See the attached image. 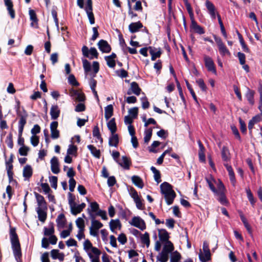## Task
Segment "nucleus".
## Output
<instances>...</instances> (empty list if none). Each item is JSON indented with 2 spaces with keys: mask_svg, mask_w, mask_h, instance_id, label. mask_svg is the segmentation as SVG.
<instances>
[{
  "mask_svg": "<svg viewBox=\"0 0 262 262\" xmlns=\"http://www.w3.org/2000/svg\"><path fill=\"white\" fill-rule=\"evenodd\" d=\"M160 189L167 204L168 205L172 204L176 198V194L172 189L171 185L167 182H163L160 185Z\"/></svg>",
  "mask_w": 262,
  "mask_h": 262,
  "instance_id": "nucleus-1",
  "label": "nucleus"
},
{
  "mask_svg": "<svg viewBox=\"0 0 262 262\" xmlns=\"http://www.w3.org/2000/svg\"><path fill=\"white\" fill-rule=\"evenodd\" d=\"M10 236L13 254L17 260L21 257V253L18 238L14 228L10 229Z\"/></svg>",
  "mask_w": 262,
  "mask_h": 262,
  "instance_id": "nucleus-2",
  "label": "nucleus"
},
{
  "mask_svg": "<svg viewBox=\"0 0 262 262\" xmlns=\"http://www.w3.org/2000/svg\"><path fill=\"white\" fill-rule=\"evenodd\" d=\"M205 5L211 18L212 19H215L216 16H217L220 26H221L223 25V22L221 19V17L220 15L217 13L214 4L210 1L206 0L205 1Z\"/></svg>",
  "mask_w": 262,
  "mask_h": 262,
  "instance_id": "nucleus-3",
  "label": "nucleus"
},
{
  "mask_svg": "<svg viewBox=\"0 0 262 262\" xmlns=\"http://www.w3.org/2000/svg\"><path fill=\"white\" fill-rule=\"evenodd\" d=\"M17 115L19 117L18 122V133L20 135V134H23L24 126L27 123L28 114L27 112L23 109V112L17 110Z\"/></svg>",
  "mask_w": 262,
  "mask_h": 262,
  "instance_id": "nucleus-4",
  "label": "nucleus"
},
{
  "mask_svg": "<svg viewBox=\"0 0 262 262\" xmlns=\"http://www.w3.org/2000/svg\"><path fill=\"white\" fill-rule=\"evenodd\" d=\"M82 52L83 55L90 59H93L94 58H97L98 56V53L95 48H91L89 50L88 48L84 46L82 48Z\"/></svg>",
  "mask_w": 262,
  "mask_h": 262,
  "instance_id": "nucleus-5",
  "label": "nucleus"
},
{
  "mask_svg": "<svg viewBox=\"0 0 262 262\" xmlns=\"http://www.w3.org/2000/svg\"><path fill=\"white\" fill-rule=\"evenodd\" d=\"M214 40L218 47L219 51L220 53L222 56L230 55V52L229 50L227 48L226 46L222 41L221 38L218 37L216 36H214Z\"/></svg>",
  "mask_w": 262,
  "mask_h": 262,
  "instance_id": "nucleus-6",
  "label": "nucleus"
},
{
  "mask_svg": "<svg viewBox=\"0 0 262 262\" xmlns=\"http://www.w3.org/2000/svg\"><path fill=\"white\" fill-rule=\"evenodd\" d=\"M92 10V0H87L85 11L87 14L90 23L92 25L95 23V18Z\"/></svg>",
  "mask_w": 262,
  "mask_h": 262,
  "instance_id": "nucleus-7",
  "label": "nucleus"
},
{
  "mask_svg": "<svg viewBox=\"0 0 262 262\" xmlns=\"http://www.w3.org/2000/svg\"><path fill=\"white\" fill-rule=\"evenodd\" d=\"M129 223L132 226L136 227L141 230H143L146 228L144 221L139 216L134 217L129 222Z\"/></svg>",
  "mask_w": 262,
  "mask_h": 262,
  "instance_id": "nucleus-8",
  "label": "nucleus"
},
{
  "mask_svg": "<svg viewBox=\"0 0 262 262\" xmlns=\"http://www.w3.org/2000/svg\"><path fill=\"white\" fill-rule=\"evenodd\" d=\"M91 262H98L99 260V257L101 254L100 251L96 247L93 248L90 251L86 252Z\"/></svg>",
  "mask_w": 262,
  "mask_h": 262,
  "instance_id": "nucleus-9",
  "label": "nucleus"
},
{
  "mask_svg": "<svg viewBox=\"0 0 262 262\" xmlns=\"http://www.w3.org/2000/svg\"><path fill=\"white\" fill-rule=\"evenodd\" d=\"M204 60L205 64L208 71L211 72L214 74L216 73V69L214 62L212 58L208 56L204 55Z\"/></svg>",
  "mask_w": 262,
  "mask_h": 262,
  "instance_id": "nucleus-10",
  "label": "nucleus"
},
{
  "mask_svg": "<svg viewBox=\"0 0 262 262\" xmlns=\"http://www.w3.org/2000/svg\"><path fill=\"white\" fill-rule=\"evenodd\" d=\"M69 95L73 99L79 102L84 101L85 100V96L83 93L73 89L70 90Z\"/></svg>",
  "mask_w": 262,
  "mask_h": 262,
  "instance_id": "nucleus-11",
  "label": "nucleus"
},
{
  "mask_svg": "<svg viewBox=\"0 0 262 262\" xmlns=\"http://www.w3.org/2000/svg\"><path fill=\"white\" fill-rule=\"evenodd\" d=\"M58 125L57 121H53L50 124L51 138L53 139H57L59 137V131L57 129Z\"/></svg>",
  "mask_w": 262,
  "mask_h": 262,
  "instance_id": "nucleus-12",
  "label": "nucleus"
},
{
  "mask_svg": "<svg viewBox=\"0 0 262 262\" xmlns=\"http://www.w3.org/2000/svg\"><path fill=\"white\" fill-rule=\"evenodd\" d=\"M221 156L224 163H228L231 160V154L228 148L223 146L221 150Z\"/></svg>",
  "mask_w": 262,
  "mask_h": 262,
  "instance_id": "nucleus-13",
  "label": "nucleus"
},
{
  "mask_svg": "<svg viewBox=\"0 0 262 262\" xmlns=\"http://www.w3.org/2000/svg\"><path fill=\"white\" fill-rule=\"evenodd\" d=\"M35 195L38 205L36 209H47V203L43 196L37 193H35Z\"/></svg>",
  "mask_w": 262,
  "mask_h": 262,
  "instance_id": "nucleus-14",
  "label": "nucleus"
},
{
  "mask_svg": "<svg viewBox=\"0 0 262 262\" xmlns=\"http://www.w3.org/2000/svg\"><path fill=\"white\" fill-rule=\"evenodd\" d=\"M98 46L99 50L104 53H108L111 50V48L107 41L102 39L98 42Z\"/></svg>",
  "mask_w": 262,
  "mask_h": 262,
  "instance_id": "nucleus-15",
  "label": "nucleus"
},
{
  "mask_svg": "<svg viewBox=\"0 0 262 262\" xmlns=\"http://www.w3.org/2000/svg\"><path fill=\"white\" fill-rule=\"evenodd\" d=\"M51 169L55 174H57L60 171L58 160L56 157H53L51 160Z\"/></svg>",
  "mask_w": 262,
  "mask_h": 262,
  "instance_id": "nucleus-16",
  "label": "nucleus"
},
{
  "mask_svg": "<svg viewBox=\"0 0 262 262\" xmlns=\"http://www.w3.org/2000/svg\"><path fill=\"white\" fill-rule=\"evenodd\" d=\"M141 91V89L139 88L138 84L136 82H132L130 84V90L127 92L128 95H130L133 93L137 96H139Z\"/></svg>",
  "mask_w": 262,
  "mask_h": 262,
  "instance_id": "nucleus-17",
  "label": "nucleus"
},
{
  "mask_svg": "<svg viewBox=\"0 0 262 262\" xmlns=\"http://www.w3.org/2000/svg\"><path fill=\"white\" fill-rule=\"evenodd\" d=\"M23 177L25 181L29 180L33 174V169L30 165H26L23 169Z\"/></svg>",
  "mask_w": 262,
  "mask_h": 262,
  "instance_id": "nucleus-18",
  "label": "nucleus"
},
{
  "mask_svg": "<svg viewBox=\"0 0 262 262\" xmlns=\"http://www.w3.org/2000/svg\"><path fill=\"white\" fill-rule=\"evenodd\" d=\"M5 5L7 7V10L12 19H14L15 16V11L13 8V3L11 0H4Z\"/></svg>",
  "mask_w": 262,
  "mask_h": 262,
  "instance_id": "nucleus-19",
  "label": "nucleus"
},
{
  "mask_svg": "<svg viewBox=\"0 0 262 262\" xmlns=\"http://www.w3.org/2000/svg\"><path fill=\"white\" fill-rule=\"evenodd\" d=\"M60 112V110L57 105H52L50 113L52 119H57L59 116Z\"/></svg>",
  "mask_w": 262,
  "mask_h": 262,
  "instance_id": "nucleus-20",
  "label": "nucleus"
},
{
  "mask_svg": "<svg viewBox=\"0 0 262 262\" xmlns=\"http://www.w3.org/2000/svg\"><path fill=\"white\" fill-rule=\"evenodd\" d=\"M51 255L54 259H58L61 261L64 260V254L63 253H60L58 250H52L51 251Z\"/></svg>",
  "mask_w": 262,
  "mask_h": 262,
  "instance_id": "nucleus-21",
  "label": "nucleus"
},
{
  "mask_svg": "<svg viewBox=\"0 0 262 262\" xmlns=\"http://www.w3.org/2000/svg\"><path fill=\"white\" fill-rule=\"evenodd\" d=\"M119 143L118 135L115 133H111L109 138L108 144L110 146L117 147Z\"/></svg>",
  "mask_w": 262,
  "mask_h": 262,
  "instance_id": "nucleus-22",
  "label": "nucleus"
},
{
  "mask_svg": "<svg viewBox=\"0 0 262 262\" xmlns=\"http://www.w3.org/2000/svg\"><path fill=\"white\" fill-rule=\"evenodd\" d=\"M47 209H36L38 220L42 223H44L47 219Z\"/></svg>",
  "mask_w": 262,
  "mask_h": 262,
  "instance_id": "nucleus-23",
  "label": "nucleus"
},
{
  "mask_svg": "<svg viewBox=\"0 0 262 262\" xmlns=\"http://www.w3.org/2000/svg\"><path fill=\"white\" fill-rule=\"evenodd\" d=\"M117 162L124 169H129L130 162L127 157L122 156L121 158V161H117Z\"/></svg>",
  "mask_w": 262,
  "mask_h": 262,
  "instance_id": "nucleus-24",
  "label": "nucleus"
},
{
  "mask_svg": "<svg viewBox=\"0 0 262 262\" xmlns=\"http://www.w3.org/2000/svg\"><path fill=\"white\" fill-rule=\"evenodd\" d=\"M142 27V24L140 21H138L131 23L128 26V29L131 33H135L138 31L139 29Z\"/></svg>",
  "mask_w": 262,
  "mask_h": 262,
  "instance_id": "nucleus-25",
  "label": "nucleus"
},
{
  "mask_svg": "<svg viewBox=\"0 0 262 262\" xmlns=\"http://www.w3.org/2000/svg\"><path fill=\"white\" fill-rule=\"evenodd\" d=\"M29 12L30 20L32 21L31 25L32 27L36 28L37 25L38 19L37 18L36 13L35 11L32 9L29 10Z\"/></svg>",
  "mask_w": 262,
  "mask_h": 262,
  "instance_id": "nucleus-26",
  "label": "nucleus"
},
{
  "mask_svg": "<svg viewBox=\"0 0 262 262\" xmlns=\"http://www.w3.org/2000/svg\"><path fill=\"white\" fill-rule=\"evenodd\" d=\"M174 250L173 244L170 241L166 242L162 249L163 252L169 254Z\"/></svg>",
  "mask_w": 262,
  "mask_h": 262,
  "instance_id": "nucleus-27",
  "label": "nucleus"
},
{
  "mask_svg": "<svg viewBox=\"0 0 262 262\" xmlns=\"http://www.w3.org/2000/svg\"><path fill=\"white\" fill-rule=\"evenodd\" d=\"M191 28L198 33L202 34L204 33L203 29L199 25H198L196 22L194 20V18H191Z\"/></svg>",
  "mask_w": 262,
  "mask_h": 262,
  "instance_id": "nucleus-28",
  "label": "nucleus"
},
{
  "mask_svg": "<svg viewBox=\"0 0 262 262\" xmlns=\"http://www.w3.org/2000/svg\"><path fill=\"white\" fill-rule=\"evenodd\" d=\"M159 236L160 239L162 242L169 241L168 238L169 237L168 232L165 229L159 230Z\"/></svg>",
  "mask_w": 262,
  "mask_h": 262,
  "instance_id": "nucleus-29",
  "label": "nucleus"
},
{
  "mask_svg": "<svg viewBox=\"0 0 262 262\" xmlns=\"http://www.w3.org/2000/svg\"><path fill=\"white\" fill-rule=\"evenodd\" d=\"M66 218L63 214H60L56 219V223L59 228H62L66 224Z\"/></svg>",
  "mask_w": 262,
  "mask_h": 262,
  "instance_id": "nucleus-30",
  "label": "nucleus"
},
{
  "mask_svg": "<svg viewBox=\"0 0 262 262\" xmlns=\"http://www.w3.org/2000/svg\"><path fill=\"white\" fill-rule=\"evenodd\" d=\"M110 226L111 231L114 232L118 228L120 229L121 225L119 220H112L110 222Z\"/></svg>",
  "mask_w": 262,
  "mask_h": 262,
  "instance_id": "nucleus-31",
  "label": "nucleus"
},
{
  "mask_svg": "<svg viewBox=\"0 0 262 262\" xmlns=\"http://www.w3.org/2000/svg\"><path fill=\"white\" fill-rule=\"evenodd\" d=\"M132 182L136 186L140 188H142L144 186L143 182L142 180L137 176H133L132 177Z\"/></svg>",
  "mask_w": 262,
  "mask_h": 262,
  "instance_id": "nucleus-32",
  "label": "nucleus"
},
{
  "mask_svg": "<svg viewBox=\"0 0 262 262\" xmlns=\"http://www.w3.org/2000/svg\"><path fill=\"white\" fill-rule=\"evenodd\" d=\"M204 253L201 251L199 253V258L201 261L206 262L210 258V252L209 251H203Z\"/></svg>",
  "mask_w": 262,
  "mask_h": 262,
  "instance_id": "nucleus-33",
  "label": "nucleus"
},
{
  "mask_svg": "<svg viewBox=\"0 0 262 262\" xmlns=\"http://www.w3.org/2000/svg\"><path fill=\"white\" fill-rule=\"evenodd\" d=\"M105 118L106 120H108L113 114V107L112 104L108 105L104 108Z\"/></svg>",
  "mask_w": 262,
  "mask_h": 262,
  "instance_id": "nucleus-34",
  "label": "nucleus"
},
{
  "mask_svg": "<svg viewBox=\"0 0 262 262\" xmlns=\"http://www.w3.org/2000/svg\"><path fill=\"white\" fill-rule=\"evenodd\" d=\"M107 127L111 131V133H115L117 130L115 118L111 119L107 124Z\"/></svg>",
  "mask_w": 262,
  "mask_h": 262,
  "instance_id": "nucleus-35",
  "label": "nucleus"
},
{
  "mask_svg": "<svg viewBox=\"0 0 262 262\" xmlns=\"http://www.w3.org/2000/svg\"><path fill=\"white\" fill-rule=\"evenodd\" d=\"M152 129L149 128L144 131V141L145 143L148 144L152 136Z\"/></svg>",
  "mask_w": 262,
  "mask_h": 262,
  "instance_id": "nucleus-36",
  "label": "nucleus"
},
{
  "mask_svg": "<svg viewBox=\"0 0 262 262\" xmlns=\"http://www.w3.org/2000/svg\"><path fill=\"white\" fill-rule=\"evenodd\" d=\"M169 254L161 251L158 256L157 257V261L160 262H167L168 260Z\"/></svg>",
  "mask_w": 262,
  "mask_h": 262,
  "instance_id": "nucleus-37",
  "label": "nucleus"
},
{
  "mask_svg": "<svg viewBox=\"0 0 262 262\" xmlns=\"http://www.w3.org/2000/svg\"><path fill=\"white\" fill-rule=\"evenodd\" d=\"M141 240L142 243L146 245L147 247H148L150 244L149 235L147 232H145L141 235Z\"/></svg>",
  "mask_w": 262,
  "mask_h": 262,
  "instance_id": "nucleus-38",
  "label": "nucleus"
},
{
  "mask_svg": "<svg viewBox=\"0 0 262 262\" xmlns=\"http://www.w3.org/2000/svg\"><path fill=\"white\" fill-rule=\"evenodd\" d=\"M88 149L91 151V154L96 158H99L100 157V150L97 149V148L93 145H88Z\"/></svg>",
  "mask_w": 262,
  "mask_h": 262,
  "instance_id": "nucleus-39",
  "label": "nucleus"
},
{
  "mask_svg": "<svg viewBox=\"0 0 262 262\" xmlns=\"http://www.w3.org/2000/svg\"><path fill=\"white\" fill-rule=\"evenodd\" d=\"M254 94V92L253 91L250 90L249 89H248L247 92L246 94V97L248 101L252 105L253 104L254 102V99H253Z\"/></svg>",
  "mask_w": 262,
  "mask_h": 262,
  "instance_id": "nucleus-40",
  "label": "nucleus"
},
{
  "mask_svg": "<svg viewBox=\"0 0 262 262\" xmlns=\"http://www.w3.org/2000/svg\"><path fill=\"white\" fill-rule=\"evenodd\" d=\"M150 169L154 174L155 180L157 183H159L161 182V175L159 171L154 166H151Z\"/></svg>",
  "mask_w": 262,
  "mask_h": 262,
  "instance_id": "nucleus-41",
  "label": "nucleus"
},
{
  "mask_svg": "<svg viewBox=\"0 0 262 262\" xmlns=\"http://www.w3.org/2000/svg\"><path fill=\"white\" fill-rule=\"evenodd\" d=\"M54 232V228L53 223H51L49 228H44V234L46 236L52 235Z\"/></svg>",
  "mask_w": 262,
  "mask_h": 262,
  "instance_id": "nucleus-42",
  "label": "nucleus"
},
{
  "mask_svg": "<svg viewBox=\"0 0 262 262\" xmlns=\"http://www.w3.org/2000/svg\"><path fill=\"white\" fill-rule=\"evenodd\" d=\"M206 180L211 191L214 193L217 192V190L215 189L213 185V183L215 182L214 179H213L211 177H210V178H206Z\"/></svg>",
  "mask_w": 262,
  "mask_h": 262,
  "instance_id": "nucleus-43",
  "label": "nucleus"
},
{
  "mask_svg": "<svg viewBox=\"0 0 262 262\" xmlns=\"http://www.w3.org/2000/svg\"><path fill=\"white\" fill-rule=\"evenodd\" d=\"M149 53L151 55V59L152 61L156 60L157 58L160 57L161 54V52L160 50L155 51L154 49L150 48Z\"/></svg>",
  "mask_w": 262,
  "mask_h": 262,
  "instance_id": "nucleus-44",
  "label": "nucleus"
},
{
  "mask_svg": "<svg viewBox=\"0 0 262 262\" xmlns=\"http://www.w3.org/2000/svg\"><path fill=\"white\" fill-rule=\"evenodd\" d=\"M181 254L178 251H176L172 253L170 261L179 262V261L181 259Z\"/></svg>",
  "mask_w": 262,
  "mask_h": 262,
  "instance_id": "nucleus-45",
  "label": "nucleus"
},
{
  "mask_svg": "<svg viewBox=\"0 0 262 262\" xmlns=\"http://www.w3.org/2000/svg\"><path fill=\"white\" fill-rule=\"evenodd\" d=\"M94 248L95 247L93 246L92 243L89 239H86L84 241L83 243V249L86 253L88 252V251H90Z\"/></svg>",
  "mask_w": 262,
  "mask_h": 262,
  "instance_id": "nucleus-46",
  "label": "nucleus"
},
{
  "mask_svg": "<svg viewBox=\"0 0 262 262\" xmlns=\"http://www.w3.org/2000/svg\"><path fill=\"white\" fill-rule=\"evenodd\" d=\"M70 207L72 214L75 215L79 213L82 211L76 203L74 204V205L73 206H70Z\"/></svg>",
  "mask_w": 262,
  "mask_h": 262,
  "instance_id": "nucleus-47",
  "label": "nucleus"
},
{
  "mask_svg": "<svg viewBox=\"0 0 262 262\" xmlns=\"http://www.w3.org/2000/svg\"><path fill=\"white\" fill-rule=\"evenodd\" d=\"M238 36L239 40V42L242 46L243 50L245 52H249V50L247 46H246V43H245V41L244 40L243 38L242 37V35L238 33Z\"/></svg>",
  "mask_w": 262,
  "mask_h": 262,
  "instance_id": "nucleus-48",
  "label": "nucleus"
},
{
  "mask_svg": "<svg viewBox=\"0 0 262 262\" xmlns=\"http://www.w3.org/2000/svg\"><path fill=\"white\" fill-rule=\"evenodd\" d=\"M76 224L79 230H84V221L81 217H78L76 221Z\"/></svg>",
  "mask_w": 262,
  "mask_h": 262,
  "instance_id": "nucleus-49",
  "label": "nucleus"
},
{
  "mask_svg": "<svg viewBox=\"0 0 262 262\" xmlns=\"http://www.w3.org/2000/svg\"><path fill=\"white\" fill-rule=\"evenodd\" d=\"M6 164L8 176L9 179H12L13 177V172L12 171V170L13 169L12 163L6 162Z\"/></svg>",
  "mask_w": 262,
  "mask_h": 262,
  "instance_id": "nucleus-50",
  "label": "nucleus"
},
{
  "mask_svg": "<svg viewBox=\"0 0 262 262\" xmlns=\"http://www.w3.org/2000/svg\"><path fill=\"white\" fill-rule=\"evenodd\" d=\"M49 181L51 187L54 189H56L57 187V177L56 176L50 177Z\"/></svg>",
  "mask_w": 262,
  "mask_h": 262,
  "instance_id": "nucleus-51",
  "label": "nucleus"
},
{
  "mask_svg": "<svg viewBox=\"0 0 262 262\" xmlns=\"http://www.w3.org/2000/svg\"><path fill=\"white\" fill-rule=\"evenodd\" d=\"M186 85H187V87L188 88V89L189 90L192 97H193V99L194 100V101H195V102L197 103V104H199V102H198V99H197V97L195 94V93L193 91L192 88H191L190 84L188 83V82L187 81H186Z\"/></svg>",
  "mask_w": 262,
  "mask_h": 262,
  "instance_id": "nucleus-52",
  "label": "nucleus"
},
{
  "mask_svg": "<svg viewBox=\"0 0 262 262\" xmlns=\"http://www.w3.org/2000/svg\"><path fill=\"white\" fill-rule=\"evenodd\" d=\"M103 224L97 220H95L94 219L92 221V227L96 229V230H99L101 227H102Z\"/></svg>",
  "mask_w": 262,
  "mask_h": 262,
  "instance_id": "nucleus-53",
  "label": "nucleus"
},
{
  "mask_svg": "<svg viewBox=\"0 0 262 262\" xmlns=\"http://www.w3.org/2000/svg\"><path fill=\"white\" fill-rule=\"evenodd\" d=\"M82 61L84 71L87 73L91 70L90 63L86 59H82Z\"/></svg>",
  "mask_w": 262,
  "mask_h": 262,
  "instance_id": "nucleus-54",
  "label": "nucleus"
},
{
  "mask_svg": "<svg viewBox=\"0 0 262 262\" xmlns=\"http://www.w3.org/2000/svg\"><path fill=\"white\" fill-rule=\"evenodd\" d=\"M183 1L185 3V6L186 7L187 10L191 18H193V13L192 9L190 4L188 3V0H183Z\"/></svg>",
  "mask_w": 262,
  "mask_h": 262,
  "instance_id": "nucleus-55",
  "label": "nucleus"
},
{
  "mask_svg": "<svg viewBox=\"0 0 262 262\" xmlns=\"http://www.w3.org/2000/svg\"><path fill=\"white\" fill-rule=\"evenodd\" d=\"M246 193L247 198L249 201H250L251 204L254 205L255 203V201L251 190L249 189H247Z\"/></svg>",
  "mask_w": 262,
  "mask_h": 262,
  "instance_id": "nucleus-56",
  "label": "nucleus"
},
{
  "mask_svg": "<svg viewBox=\"0 0 262 262\" xmlns=\"http://www.w3.org/2000/svg\"><path fill=\"white\" fill-rule=\"evenodd\" d=\"M68 82L70 84L73 86L79 85V83L77 81L75 76L72 74L69 75L68 78Z\"/></svg>",
  "mask_w": 262,
  "mask_h": 262,
  "instance_id": "nucleus-57",
  "label": "nucleus"
},
{
  "mask_svg": "<svg viewBox=\"0 0 262 262\" xmlns=\"http://www.w3.org/2000/svg\"><path fill=\"white\" fill-rule=\"evenodd\" d=\"M6 143L7 144V146L10 148H12L13 147V143L12 140V135L11 133H10L8 136L7 137L6 140Z\"/></svg>",
  "mask_w": 262,
  "mask_h": 262,
  "instance_id": "nucleus-58",
  "label": "nucleus"
},
{
  "mask_svg": "<svg viewBox=\"0 0 262 262\" xmlns=\"http://www.w3.org/2000/svg\"><path fill=\"white\" fill-rule=\"evenodd\" d=\"M77 148L74 145H70L67 150V154L73 155L77 152Z\"/></svg>",
  "mask_w": 262,
  "mask_h": 262,
  "instance_id": "nucleus-59",
  "label": "nucleus"
},
{
  "mask_svg": "<svg viewBox=\"0 0 262 262\" xmlns=\"http://www.w3.org/2000/svg\"><path fill=\"white\" fill-rule=\"evenodd\" d=\"M142 107L143 109H147L149 107V103L146 97L144 96L141 98Z\"/></svg>",
  "mask_w": 262,
  "mask_h": 262,
  "instance_id": "nucleus-60",
  "label": "nucleus"
},
{
  "mask_svg": "<svg viewBox=\"0 0 262 262\" xmlns=\"http://www.w3.org/2000/svg\"><path fill=\"white\" fill-rule=\"evenodd\" d=\"M93 135L94 137H96L98 140H99L101 143L102 142V139L100 136L99 128L97 126H95L93 130Z\"/></svg>",
  "mask_w": 262,
  "mask_h": 262,
  "instance_id": "nucleus-61",
  "label": "nucleus"
},
{
  "mask_svg": "<svg viewBox=\"0 0 262 262\" xmlns=\"http://www.w3.org/2000/svg\"><path fill=\"white\" fill-rule=\"evenodd\" d=\"M128 113L132 118H136L138 115V108L137 107L130 108L129 110Z\"/></svg>",
  "mask_w": 262,
  "mask_h": 262,
  "instance_id": "nucleus-62",
  "label": "nucleus"
},
{
  "mask_svg": "<svg viewBox=\"0 0 262 262\" xmlns=\"http://www.w3.org/2000/svg\"><path fill=\"white\" fill-rule=\"evenodd\" d=\"M205 148L199 149V160L202 162H204L205 161Z\"/></svg>",
  "mask_w": 262,
  "mask_h": 262,
  "instance_id": "nucleus-63",
  "label": "nucleus"
},
{
  "mask_svg": "<svg viewBox=\"0 0 262 262\" xmlns=\"http://www.w3.org/2000/svg\"><path fill=\"white\" fill-rule=\"evenodd\" d=\"M105 60L107 62V65L111 68H114L116 66L115 61L113 59H111L107 57H105Z\"/></svg>",
  "mask_w": 262,
  "mask_h": 262,
  "instance_id": "nucleus-64",
  "label": "nucleus"
}]
</instances>
